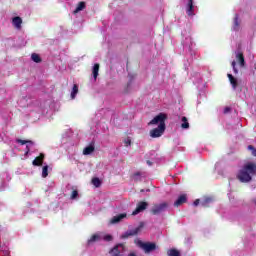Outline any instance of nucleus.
<instances>
[{"label":"nucleus","instance_id":"f257e3e1","mask_svg":"<svg viewBox=\"0 0 256 256\" xmlns=\"http://www.w3.org/2000/svg\"><path fill=\"white\" fill-rule=\"evenodd\" d=\"M166 120H167V114L160 113L148 123V125H158L157 128H154L150 131V137H152V139L161 137L163 135V133H165V121Z\"/></svg>","mask_w":256,"mask_h":256},{"label":"nucleus","instance_id":"f03ea898","mask_svg":"<svg viewBox=\"0 0 256 256\" xmlns=\"http://www.w3.org/2000/svg\"><path fill=\"white\" fill-rule=\"evenodd\" d=\"M253 175H256V163L247 162L238 172L237 179H239L241 183H249V181L253 179Z\"/></svg>","mask_w":256,"mask_h":256},{"label":"nucleus","instance_id":"7ed1b4c3","mask_svg":"<svg viewBox=\"0 0 256 256\" xmlns=\"http://www.w3.org/2000/svg\"><path fill=\"white\" fill-rule=\"evenodd\" d=\"M168 207H169V203L167 202L155 203L153 204L150 211L152 215H161V213H164V211H167Z\"/></svg>","mask_w":256,"mask_h":256},{"label":"nucleus","instance_id":"20e7f679","mask_svg":"<svg viewBox=\"0 0 256 256\" xmlns=\"http://www.w3.org/2000/svg\"><path fill=\"white\" fill-rule=\"evenodd\" d=\"M138 245L141 249H143V251H145V253H151V251H155L157 248L155 243L151 242L138 241Z\"/></svg>","mask_w":256,"mask_h":256},{"label":"nucleus","instance_id":"39448f33","mask_svg":"<svg viewBox=\"0 0 256 256\" xmlns=\"http://www.w3.org/2000/svg\"><path fill=\"white\" fill-rule=\"evenodd\" d=\"M125 251V245L124 244H118L114 246L110 251L111 256H124L123 252Z\"/></svg>","mask_w":256,"mask_h":256},{"label":"nucleus","instance_id":"423d86ee","mask_svg":"<svg viewBox=\"0 0 256 256\" xmlns=\"http://www.w3.org/2000/svg\"><path fill=\"white\" fill-rule=\"evenodd\" d=\"M143 229V223H141L138 227L128 230L123 236V239H127L128 237H134V235H139L141 233V230Z\"/></svg>","mask_w":256,"mask_h":256},{"label":"nucleus","instance_id":"0eeeda50","mask_svg":"<svg viewBox=\"0 0 256 256\" xmlns=\"http://www.w3.org/2000/svg\"><path fill=\"white\" fill-rule=\"evenodd\" d=\"M147 207H149V203L147 202H139L137 204L136 209L132 212V215H139V213H142V211H145V209H147Z\"/></svg>","mask_w":256,"mask_h":256},{"label":"nucleus","instance_id":"6e6552de","mask_svg":"<svg viewBox=\"0 0 256 256\" xmlns=\"http://www.w3.org/2000/svg\"><path fill=\"white\" fill-rule=\"evenodd\" d=\"M127 217L126 213L123 214H119L117 216H114L113 218H111L109 224L110 225H115L117 223H121V221H123V219H125Z\"/></svg>","mask_w":256,"mask_h":256},{"label":"nucleus","instance_id":"1a4fd4ad","mask_svg":"<svg viewBox=\"0 0 256 256\" xmlns=\"http://www.w3.org/2000/svg\"><path fill=\"white\" fill-rule=\"evenodd\" d=\"M183 203H187V195L182 194L178 197V199L174 202V207H181Z\"/></svg>","mask_w":256,"mask_h":256},{"label":"nucleus","instance_id":"9d476101","mask_svg":"<svg viewBox=\"0 0 256 256\" xmlns=\"http://www.w3.org/2000/svg\"><path fill=\"white\" fill-rule=\"evenodd\" d=\"M194 11H195V6L193 5V0H189L188 7H187V15H189L190 17H193V15H195Z\"/></svg>","mask_w":256,"mask_h":256},{"label":"nucleus","instance_id":"9b49d317","mask_svg":"<svg viewBox=\"0 0 256 256\" xmlns=\"http://www.w3.org/2000/svg\"><path fill=\"white\" fill-rule=\"evenodd\" d=\"M236 59L240 65V67H245V56H243V52H237Z\"/></svg>","mask_w":256,"mask_h":256},{"label":"nucleus","instance_id":"f8f14e48","mask_svg":"<svg viewBox=\"0 0 256 256\" xmlns=\"http://www.w3.org/2000/svg\"><path fill=\"white\" fill-rule=\"evenodd\" d=\"M45 159V155L44 154H40L38 157H36L34 159V161L32 162L34 166L36 167H40V165H43V160Z\"/></svg>","mask_w":256,"mask_h":256},{"label":"nucleus","instance_id":"ddd939ff","mask_svg":"<svg viewBox=\"0 0 256 256\" xmlns=\"http://www.w3.org/2000/svg\"><path fill=\"white\" fill-rule=\"evenodd\" d=\"M12 23L14 27H16V29H21V24L23 23V20L21 19V17L17 16L13 18Z\"/></svg>","mask_w":256,"mask_h":256},{"label":"nucleus","instance_id":"4468645a","mask_svg":"<svg viewBox=\"0 0 256 256\" xmlns=\"http://www.w3.org/2000/svg\"><path fill=\"white\" fill-rule=\"evenodd\" d=\"M95 151V146L94 145H89L83 150V155H91Z\"/></svg>","mask_w":256,"mask_h":256},{"label":"nucleus","instance_id":"2eb2a0df","mask_svg":"<svg viewBox=\"0 0 256 256\" xmlns=\"http://www.w3.org/2000/svg\"><path fill=\"white\" fill-rule=\"evenodd\" d=\"M92 75L96 81L97 77H99V64L94 65L93 70H92Z\"/></svg>","mask_w":256,"mask_h":256},{"label":"nucleus","instance_id":"dca6fc26","mask_svg":"<svg viewBox=\"0 0 256 256\" xmlns=\"http://www.w3.org/2000/svg\"><path fill=\"white\" fill-rule=\"evenodd\" d=\"M228 79H229L233 89H237V78L233 77L231 74H228Z\"/></svg>","mask_w":256,"mask_h":256},{"label":"nucleus","instance_id":"f3484780","mask_svg":"<svg viewBox=\"0 0 256 256\" xmlns=\"http://www.w3.org/2000/svg\"><path fill=\"white\" fill-rule=\"evenodd\" d=\"M79 93V86L77 84H74L71 92V98L75 99L77 97V94Z\"/></svg>","mask_w":256,"mask_h":256},{"label":"nucleus","instance_id":"a211bd4d","mask_svg":"<svg viewBox=\"0 0 256 256\" xmlns=\"http://www.w3.org/2000/svg\"><path fill=\"white\" fill-rule=\"evenodd\" d=\"M181 121H182V124H181L182 129H189V120H187V117L183 116Z\"/></svg>","mask_w":256,"mask_h":256},{"label":"nucleus","instance_id":"6ab92c4d","mask_svg":"<svg viewBox=\"0 0 256 256\" xmlns=\"http://www.w3.org/2000/svg\"><path fill=\"white\" fill-rule=\"evenodd\" d=\"M168 256H181V252H179V250L177 249H170L167 252Z\"/></svg>","mask_w":256,"mask_h":256},{"label":"nucleus","instance_id":"aec40b11","mask_svg":"<svg viewBox=\"0 0 256 256\" xmlns=\"http://www.w3.org/2000/svg\"><path fill=\"white\" fill-rule=\"evenodd\" d=\"M83 9H85V2H79L74 13H79V11H83Z\"/></svg>","mask_w":256,"mask_h":256},{"label":"nucleus","instance_id":"412c9836","mask_svg":"<svg viewBox=\"0 0 256 256\" xmlns=\"http://www.w3.org/2000/svg\"><path fill=\"white\" fill-rule=\"evenodd\" d=\"M31 59L34 63H41V57L36 53L32 54Z\"/></svg>","mask_w":256,"mask_h":256},{"label":"nucleus","instance_id":"4be33fe9","mask_svg":"<svg viewBox=\"0 0 256 256\" xmlns=\"http://www.w3.org/2000/svg\"><path fill=\"white\" fill-rule=\"evenodd\" d=\"M17 143H20V145H34L33 141L31 140H21V139H18L17 140Z\"/></svg>","mask_w":256,"mask_h":256},{"label":"nucleus","instance_id":"5701e85b","mask_svg":"<svg viewBox=\"0 0 256 256\" xmlns=\"http://www.w3.org/2000/svg\"><path fill=\"white\" fill-rule=\"evenodd\" d=\"M49 175V166H44L42 168V177L45 179Z\"/></svg>","mask_w":256,"mask_h":256},{"label":"nucleus","instance_id":"b1692460","mask_svg":"<svg viewBox=\"0 0 256 256\" xmlns=\"http://www.w3.org/2000/svg\"><path fill=\"white\" fill-rule=\"evenodd\" d=\"M92 184L94 185V187H101V180H99V178H93Z\"/></svg>","mask_w":256,"mask_h":256},{"label":"nucleus","instance_id":"393cba45","mask_svg":"<svg viewBox=\"0 0 256 256\" xmlns=\"http://www.w3.org/2000/svg\"><path fill=\"white\" fill-rule=\"evenodd\" d=\"M99 239H101V236L99 234H94L90 240H89V243H93L95 241H99Z\"/></svg>","mask_w":256,"mask_h":256},{"label":"nucleus","instance_id":"a878e982","mask_svg":"<svg viewBox=\"0 0 256 256\" xmlns=\"http://www.w3.org/2000/svg\"><path fill=\"white\" fill-rule=\"evenodd\" d=\"M104 241H113V236L110 234L104 235L103 236Z\"/></svg>","mask_w":256,"mask_h":256},{"label":"nucleus","instance_id":"bb28decb","mask_svg":"<svg viewBox=\"0 0 256 256\" xmlns=\"http://www.w3.org/2000/svg\"><path fill=\"white\" fill-rule=\"evenodd\" d=\"M209 203H211V198H206V199L202 202V205H203V207H207V205H209Z\"/></svg>","mask_w":256,"mask_h":256},{"label":"nucleus","instance_id":"cd10ccee","mask_svg":"<svg viewBox=\"0 0 256 256\" xmlns=\"http://www.w3.org/2000/svg\"><path fill=\"white\" fill-rule=\"evenodd\" d=\"M139 177H141V172H136V173L133 175L134 181H139Z\"/></svg>","mask_w":256,"mask_h":256},{"label":"nucleus","instance_id":"c85d7f7f","mask_svg":"<svg viewBox=\"0 0 256 256\" xmlns=\"http://www.w3.org/2000/svg\"><path fill=\"white\" fill-rule=\"evenodd\" d=\"M236 65H237V62L233 61V62H232L233 71H234V73L237 74V73H239V70H237Z\"/></svg>","mask_w":256,"mask_h":256},{"label":"nucleus","instance_id":"c756f323","mask_svg":"<svg viewBox=\"0 0 256 256\" xmlns=\"http://www.w3.org/2000/svg\"><path fill=\"white\" fill-rule=\"evenodd\" d=\"M248 149H249L250 151H252V155H253L254 157H256V149H255L253 146H251V145L248 146Z\"/></svg>","mask_w":256,"mask_h":256},{"label":"nucleus","instance_id":"7c9ffc66","mask_svg":"<svg viewBox=\"0 0 256 256\" xmlns=\"http://www.w3.org/2000/svg\"><path fill=\"white\" fill-rule=\"evenodd\" d=\"M234 24H235L234 29H235V31H237L239 29V21H238L237 17L234 20Z\"/></svg>","mask_w":256,"mask_h":256},{"label":"nucleus","instance_id":"2f4dec72","mask_svg":"<svg viewBox=\"0 0 256 256\" xmlns=\"http://www.w3.org/2000/svg\"><path fill=\"white\" fill-rule=\"evenodd\" d=\"M124 143H125V146H126V147H129V146L131 145V138H126V139L124 140Z\"/></svg>","mask_w":256,"mask_h":256},{"label":"nucleus","instance_id":"473e14b6","mask_svg":"<svg viewBox=\"0 0 256 256\" xmlns=\"http://www.w3.org/2000/svg\"><path fill=\"white\" fill-rule=\"evenodd\" d=\"M79 195V193L77 192V190H74L72 192V195H71V199H77V196Z\"/></svg>","mask_w":256,"mask_h":256},{"label":"nucleus","instance_id":"72a5a7b5","mask_svg":"<svg viewBox=\"0 0 256 256\" xmlns=\"http://www.w3.org/2000/svg\"><path fill=\"white\" fill-rule=\"evenodd\" d=\"M231 111V108L230 107H226L225 109H224V113H229Z\"/></svg>","mask_w":256,"mask_h":256},{"label":"nucleus","instance_id":"f704fd0d","mask_svg":"<svg viewBox=\"0 0 256 256\" xmlns=\"http://www.w3.org/2000/svg\"><path fill=\"white\" fill-rule=\"evenodd\" d=\"M194 205H195V207H197V205H199V199L194 201Z\"/></svg>","mask_w":256,"mask_h":256},{"label":"nucleus","instance_id":"c9c22d12","mask_svg":"<svg viewBox=\"0 0 256 256\" xmlns=\"http://www.w3.org/2000/svg\"><path fill=\"white\" fill-rule=\"evenodd\" d=\"M27 151H31V148H29V145L26 146Z\"/></svg>","mask_w":256,"mask_h":256}]
</instances>
